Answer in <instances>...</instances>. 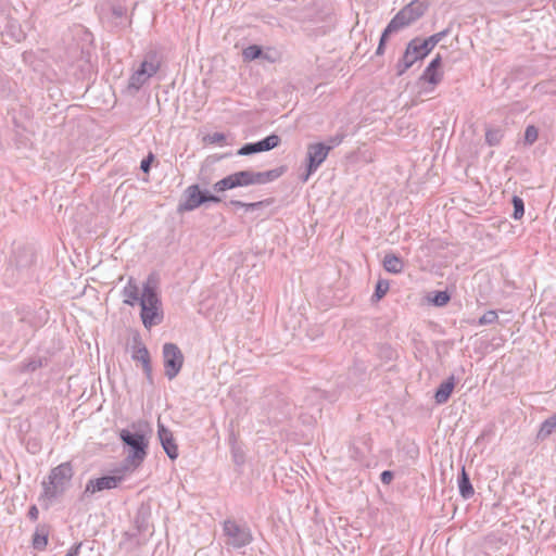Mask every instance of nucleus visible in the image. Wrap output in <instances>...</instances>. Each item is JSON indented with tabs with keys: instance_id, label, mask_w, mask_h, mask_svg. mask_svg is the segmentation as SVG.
Returning <instances> with one entry per match:
<instances>
[{
	"instance_id": "1",
	"label": "nucleus",
	"mask_w": 556,
	"mask_h": 556,
	"mask_svg": "<svg viewBox=\"0 0 556 556\" xmlns=\"http://www.w3.org/2000/svg\"><path fill=\"white\" fill-rule=\"evenodd\" d=\"M428 5L421 0H413L402 8L383 30L376 54L380 55L383 53L386 41L391 34L397 33L412 25L426 13Z\"/></svg>"
},
{
	"instance_id": "2",
	"label": "nucleus",
	"mask_w": 556,
	"mask_h": 556,
	"mask_svg": "<svg viewBox=\"0 0 556 556\" xmlns=\"http://www.w3.org/2000/svg\"><path fill=\"white\" fill-rule=\"evenodd\" d=\"M278 169L267 172L240 170L226 176L213 185V190L220 193L237 187H247L251 185H263L275 180L280 176Z\"/></svg>"
},
{
	"instance_id": "3",
	"label": "nucleus",
	"mask_w": 556,
	"mask_h": 556,
	"mask_svg": "<svg viewBox=\"0 0 556 556\" xmlns=\"http://www.w3.org/2000/svg\"><path fill=\"white\" fill-rule=\"evenodd\" d=\"M121 441L128 447L125 458L126 467L137 469L141 466L148 455L149 441L141 432L122 429L119 431Z\"/></svg>"
},
{
	"instance_id": "4",
	"label": "nucleus",
	"mask_w": 556,
	"mask_h": 556,
	"mask_svg": "<svg viewBox=\"0 0 556 556\" xmlns=\"http://www.w3.org/2000/svg\"><path fill=\"white\" fill-rule=\"evenodd\" d=\"M161 300L155 288L149 279L144 285L140 298L141 313L140 317L143 326L151 329L153 326L160 325L163 320V312L161 308Z\"/></svg>"
},
{
	"instance_id": "5",
	"label": "nucleus",
	"mask_w": 556,
	"mask_h": 556,
	"mask_svg": "<svg viewBox=\"0 0 556 556\" xmlns=\"http://www.w3.org/2000/svg\"><path fill=\"white\" fill-rule=\"evenodd\" d=\"M73 468L70 463H62L50 471L48 481L42 482L41 498L53 501L61 496L70 485Z\"/></svg>"
},
{
	"instance_id": "6",
	"label": "nucleus",
	"mask_w": 556,
	"mask_h": 556,
	"mask_svg": "<svg viewBox=\"0 0 556 556\" xmlns=\"http://www.w3.org/2000/svg\"><path fill=\"white\" fill-rule=\"evenodd\" d=\"M220 201L222 199L218 195L201 191L199 185H191L184 191L177 210L180 213L191 212L206 202L219 203Z\"/></svg>"
},
{
	"instance_id": "7",
	"label": "nucleus",
	"mask_w": 556,
	"mask_h": 556,
	"mask_svg": "<svg viewBox=\"0 0 556 556\" xmlns=\"http://www.w3.org/2000/svg\"><path fill=\"white\" fill-rule=\"evenodd\" d=\"M226 544L233 548H241L249 545L252 540V533L248 526L239 525L235 520H226L223 525Z\"/></svg>"
},
{
	"instance_id": "8",
	"label": "nucleus",
	"mask_w": 556,
	"mask_h": 556,
	"mask_svg": "<svg viewBox=\"0 0 556 556\" xmlns=\"http://www.w3.org/2000/svg\"><path fill=\"white\" fill-rule=\"evenodd\" d=\"M429 53L424 49L421 38L416 37L412 39L405 49L402 59L396 64V72L399 76H402L409 67H412L417 61L422 60Z\"/></svg>"
},
{
	"instance_id": "9",
	"label": "nucleus",
	"mask_w": 556,
	"mask_h": 556,
	"mask_svg": "<svg viewBox=\"0 0 556 556\" xmlns=\"http://www.w3.org/2000/svg\"><path fill=\"white\" fill-rule=\"evenodd\" d=\"M184 354L175 343H165L163 345V361L165 376L173 380L180 372L184 365Z\"/></svg>"
},
{
	"instance_id": "10",
	"label": "nucleus",
	"mask_w": 556,
	"mask_h": 556,
	"mask_svg": "<svg viewBox=\"0 0 556 556\" xmlns=\"http://www.w3.org/2000/svg\"><path fill=\"white\" fill-rule=\"evenodd\" d=\"M331 147H326V143L317 142L308 144L307 147V168L306 174L303 177V181H306L308 177L317 170L329 154Z\"/></svg>"
},
{
	"instance_id": "11",
	"label": "nucleus",
	"mask_w": 556,
	"mask_h": 556,
	"mask_svg": "<svg viewBox=\"0 0 556 556\" xmlns=\"http://www.w3.org/2000/svg\"><path fill=\"white\" fill-rule=\"evenodd\" d=\"M280 144L279 136L273 134L257 142L247 143L239 149V155H251L258 152L269 151Z\"/></svg>"
},
{
	"instance_id": "12",
	"label": "nucleus",
	"mask_w": 556,
	"mask_h": 556,
	"mask_svg": "<svg viewBox=\"0 0 556 556\" xmlns=\"http://www.w3.org/2000/svg\"><path fill=\"white\" fill-rule=\"evenodd\" d=\"M442 58L438 54L425 68L420 76V80L431 85L430 90H433L443 79V72L441 71Z\"/></svg>"
},
{
	"instance_id": "13",
	"label": "nucleus",
	"mask_w": 556,
	"mask_h": 556,
	"mask_svg": "<svg viewBox=\"0 0 556 556\" xmlns=\"http://www.w3.org/2000/svg\"><path fill=\"white\" fill-rule=\"evenodd\" d=\"M157 435L166 455L170 459H176L178 457V445L176 444L173 432L160 420L157 421Z\"/></svg>"
},
{
	"instance_id": "14",
	"label": "nucleus",
	"mask_w": 556,
	"mask_h": 556,
	"mask_svg": "<svg viewBox=\"0 0 556 556\" xmlns=\"http://www.w3.org/2000/svg\"><path fill=\"white\" fill-rule=\"evenodd\" d=\"M131 358L142 364L144 374L147 375L148 379H151L152 366L150 353L139 337L134 338Z\"/></svg>"
},
{
	"instance_id": "15",
	"label": "nucleus",
	"mask_w": 556,
	"mask_h": 556,
	"mask_svg": "<svg viewBox=\"0 0 556 556\" xmlns=\"http://www.w3.org/2000/svg\"><path fill=\"white\" fill-rule=\"evenodd\" d=\"M119 481L121 478L115 476H105L98 479H92L88 481L84 493L94 494L96 492L113 489L117 486Z\"/></svg>"
},
{
	"instance_id": "16",
	"label": "nucleus",
	"mask_w": 556,
	"mask_h": 556,
	"mask_svg": "<svg viewBox=\"0 0 556 556\" xmlns=\"http://www.w3.org/2000/svg\"><path fill=\"white\" fill-rule=\"evenodd\" d=\"M455 387V378L454 376L448 377L445 381H443L434 394V400L437 404H444L448 401L453 390Z\"/></svg>"
},
{
	"instance_id": "17",
	"label": "nucleus",
	"mask_w": 556,
	"mask_h": 556,
	"mask_svg": "<svg viewBox=\"0 0 556 556\" xmlns=\"http://www.w3.org/2000/svg\"><path fill=\"white\" fill-rule=\"evenodd\" d=\"M160 61L155 52L148 53L138 70L142 71L148 78L154 76L160 70Z\"/></svg>"
},
{
	"instance_id": "18",
	"label": "nucleus",
	"mask_w": 556,
	"mask_h": 556,
	"mask_svg": "<svg viewBox=\"0 0 556 556\" xmlns=\"http://www.w3.org/2000/svg\"><path fill=\"white\" fill-rule=\"evenodd\" d=\"M124 303L134 306L135 304H140L139 288L136 285L132 278H129L127 285L123 289Z\"/></svg>"
},
{
	"instance_id": "19",
	"label": "nucleus",
	"mask_w": 556,
	"mask_h": 556,
	"mask_svg": "<svg viewBox=\"0 0 556 556\" xmlns=\"http://www.w3.org/2000/svg\"><path fill=\"white\" fill-rule=\"evenodd\" d=\"M383 267L391 274H400L404 269L403 261L394 254H387L383 260Z\"/></svg>"
},
{
	"instance_id": "20",
	"label": "nucleus",
	"mask_w": 556,
	"mask_h": 556,
	"mask_svg": "<svg viewBox=\"0 0 556 556\" xmlns=\"http://www.w3.org/2000/svg\"><path fill=\"white\" fill-rule=\"evenodd\" d=\"M459 493L464 498H469L473 495L475 491L469 480V477L463 467L462 473L458 480Z\"/></svg>"
},
{
	"instance_id": "21",
	"label": "nucleus",
	"mask_w": 556,
	"mask_h": 556,
	"mask_svg": "<svg viewBox=\"0 0 556 556\" xmlns=\"http://www.w3.org/2000/svg\"><path fill=\"white\" fill-rule=\"evenodd\" d=\"M48 545V531L43 527H38L33 535V546L35 549L43 551Z\"/></svg>"
},
{
	"instance_id": "22",
	"label": "nucleus",
	"mask_w": 556,
	"mask_h": 556,
	"mask_svg": "<svg viewBox=\"0 0 556 556\" xmlns=\"http://www.w3.org/2000/svg\"><path fill=\"white\" fill-rule=\"evenodd\" d=\"M556 430V414L547 418L538 432L539 440H545Z\"/></svg>"
},
{
	"instance_id": "23",
	"label": "nucleus",
	"mask_w": 556,
	"mask_h": 556,
	"mask_svg": "<svg viewBox=\"0 0 556 556\" xmlns=\"http://www.w3.org/2000/svg\"><path fill=\"white\" fill-rule=\"evenodd\" d=\"M149 80L148 76L142 73V71L137 70L128 80V89L131 91H138L147 81Z\"/></svg>"
},
{
	"instance_id": "24",
	"label": "nucleus",
	"mask_w": 556,
	"mask_h": 556,
	"mask_svg": "<svg viewBox=\"0 0 556 556\" xmlns=\"http://www.w3.org/2000/svg\"><path fill=\"white\" fill-rule=\"evenodd\" d=\"M448 34V30H442L437 34L431 35L427 39H421V43L424 46V49L430 53L433 48Z\"/></svg>"
},
{
	"instance_id": "25",
	"label": "nucleus",
	"mask_w": 556,
	"mask_h": 556,
	"mask_svg": "<svg viewBox=\"0 0 556 556\" xmlns=\"http://www.w3.org/2000/svg\"><path fill=\"white\" fill-rule=\"evenodd\" d=\"M504 132L501 128L488 129L485 132V141L489 146H497L503 139Z\"/></svg>"
},
{
	"instance_id": "26",
	"label": "nucleus",
	"mask_w": 556,
	"mask_h": 556,
	"mask_svg": "<svg viewBox=\"0 0 556 556\" xmlns=\"http://www.w3.org/2000/svg\"><path fill=\"white\" fill-rule=\"evenodd\" d=\"M242 55L245 61H253L262 55V49L260 46L251 45L243 49Z\"/></svg>"
},
{
	"instance_id": "27",
	"label": "nucleus",
	"mask_w": 556,
	"mask_h": 556,
	"mask_svg": "<svg viewBox=\"0 0 556 556\" xmlns=\"http://www.w3.org/2000/svg\"><path fill=\"white\" fill-rule=\"evenodd\" d=\"M514 213L513 217L515 219H520L525 214V204L521 198L515 195L513 198Z\"/></svg>"
},
{
	"instance_id": "28",
	"label": "nucleus",
	"mask_w": 556,
	"mask_h": 556,
	"mask_svg": "<svg viewBox=\"0 0 556 556\" xmlns=\"http://www.w3.org/2000/svg\"><path fill=\"white\" fill-rule=\"evenodd\" d=\"M451 296L450 294L446 292V291H437L433 295V298L431 299V302L435 305V306H444L448 303Z\"/></svg>"
},
{
	"instance_id": "29",
	"label": "nucleus",
	"mask_w": 556,
	"mask_h": 556,
	"mask_svg": "<svg viewBox=\"0 0 556 556\" xmlns=\"http://www.w3.org/2000/svg\"><path fill=\"white\" fill-rule=\"evenodd\" d=\"M539 137V131L535 126L529 125L525 131V142L529 146L533 144Z\"/></svg>"
},
{
	"instance_id": "30",
	"label": "nucleus",
	"mask_w": 556,
	"mask_h": 556,
	"mask_svg": "<svg viewBox=\"0 0 556 556\" xmlns=\"http://www.w3.org/2000/svg\"><path fill=\"white\" fill-rule=\"evenodd\" d=\"M388 290L389 282L386 280H379L376 285L374 298H376V300H381L387 294Z\"/></svg>"
},
{
	"instance_id": "31",
	"label": "nucleus",
	"mask_w": 556,
	"mask_h": 556,
	"mask_svg": "<svg viewBox=\"0 0 556 556\" xmlns=\"http://www.w3.org/2000/svg\"><path fill=\"white\" fill-rule=\"evenodd\" d=\"M498 316L495 311H488L479 318V325H491L497 320Z\"/></svg>"
},
{
	"instance_id": "32",
	"label": "nucleus",
	"mask_w": 556,
	"mask_h": 556,
	"mask_svg": "<svg viewBox=\"0 0 556 556\" xmlns=\"http://www.w3.org/2000/svg\"><path fill=\"white\" fill-rule=\"evenodd\" d=\"M230 204L238 207H245L247 211H252L263 204V202H255V203H244L239 200H231Z\"/></svg>"
},
{
	"instance_id": "33",
	"label": "nucleus",
	"mask_w": 556,
	"mask_h": 556,
	"mask_svg": "<svg viewBox=\"0 0 556 556\" xmlns=\"http://www.w3.org/2000/svg\"><path fill=\"white\" fill-rule=\"evenodd\" d=\"M206 140L210 143L223 144L226 140V136L223 132H213L207 135Z\"/></svg>"
},
{
	"instance_id": "34",
	"label": "nucleus",
	"mask_w": 556,
	"mask_h": 556,
	"mask_svg": "<svg viewBox=\"0 0 556 556\" xmlns=\"http://www.w3.org/2000/svg\"><path fill=\"white\" fill-rule=\"evenodd\" d=\"M343 134H337L336 136L330 137L328 139V143H326V147H331V149H333L334 147L339 146L343 141Z\"/></svg>"
},
{
	"instance_id": "35",
	"label": "nucleus",
	"mask_w": 556,
	"mask_h": 556,
	"mask_svg": "<svg viewBox=\"0 0 556 556\" xmlns=\"http://www.w3.org/2000/svg\"><path fill=\"white\" fill-rule=\"evenodd\" d=\"M153 159V154L149 153V155L141 161L140 168L143 173H149Z\"/></svg>"
},
{
	"instance_id": "36",
	"label": "nucleus",
	"mask_w": 556,
	"mask_h": 556,
	"mask_svg": "<svg viewBox=\"0 0 556 556\" xmlns=\"http://www.w3.org/2000/svg\"><path fill=\"white\" fill-rule=\"evenodd\" d=\"M39 367H41V361L40 359H31L29 362H27L25 365H24V370L25 371H35L36 369H38Z\"/></svg>"
},
{
	"instance_id": "37",
	"label": "nucleus",
	"mask_w": 556,
	"mask_h": 556,
	"mask_svg": "<svg viewBox=\"0 0 556 556\" xmlns=\"http://www.w3.org/2000/svg\"><path fill=\"white\" fill-rule=\"evenodd\" d=\"M81 542L74 544L70 551L66 553L65 556H78L80 548H81Z\"/></svg>"
},
{
	"instance_id": "38",
	"label": "nucleus",
	"mask_w": 556,
	"mask_h": 556,
	"mask_svg": "<svg viewBox=\"0 0 556 556\" xmlns=\"http://www.w3.org/2000/svg\"><path fill=\"white\" fill-rule=\"evenodd\" d=\"M381 482L389 484L393 479V473L389 470H384L380 476Z\"/></svg>"
},
{
	"instance_id": "39",
	"label": "nucleus",
	"mask_w": 556,
	"mask_h": 556,
	"mask_svg": "<svg viewBox=\"0 0 556 556\" xmlns=\"http://www.w3.org/2000/svg\"><path fill=\"white\" fill-rule=\"evenodd\" d=\"M38 515H39V511H38V508L36 505H33L29 507V510H28V518L33 521H36L38 519Z\"/></svg>"
},
{
	"instance_id": "40",
	"label": "nucleus",
	"mask_w": 556,
	"mask_h": 556,
	"mask_svg": "<svg viewBox=\"0 0 556 556\" xmlns=\"http://www.w3.org/2000/svg\"><path fill=\"white\" fill-rule=\"evenodd\" d=\"M125 13V9L123 7L113 8V14L117 17H122Z\"/></svg>"
}]
</instances>
